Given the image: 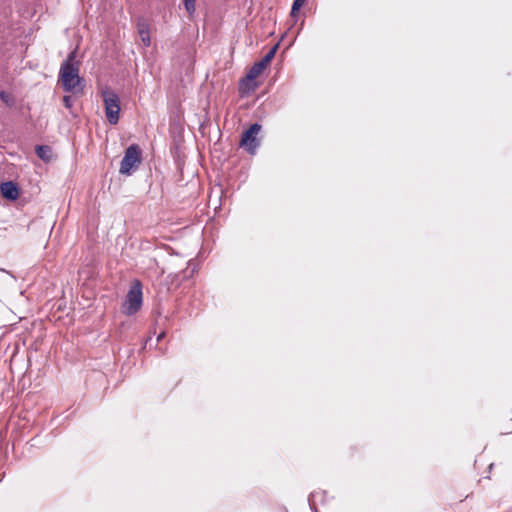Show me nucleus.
Returning <instances> with one entry per match:
<instances>
[{"instance_id": "1a4fd4ad", "label": "nucleus", "mask_w": 512, "mask_h": 512, "mask_svg": "<svg viewBox=\"0 0 512 512\" xmlns=\"http://www.w3.org/2000/svg\"><path fill=\"white\" fill-rule=\"evenodd\" d=\"M263 71L264 68L262 67V64H258L257 62L254 63V65L249 69V71L246 74L248 82L256 80V78L260 76Z\"/></svg>"}, {"instance_id": "39448f33", "label": "nucleus", "mask_w": 512, "mask_h": 512, "mask_svg": "<svg viewBox=\"0 0 512 512\" xmlns=\"http://www.w3.org/2000/svg\"><path fill=\"white\" fill-rule=\"evenodd\" d=\"M260 130L261 125L254 123L242 134L240 146L246 148L247 151L251 154H254L257 147L259 146L257 135Z\"/></svg>"}, {"instance_id": "f03ea898", "label": "nucleus", "mask_w": 512, "mask_h": 512, "mask_svg": "<svg viewBox=\"0 0 512 512\" xmlns=\"http://www.w3.org/2000/svg\"><path fill=\"white\" fill-rule=\"evenodd\" d=\"M142 300V284L139 280H133L123 305L124 313L130 316L138 312L142 306Z\"/></svg>"}, {"instance_id": "0eeeda50", "label": "nucleus", "mask_w": 512, "mask_h": 512, "mask_svg": "<svg viewBox=\"0 0 512 512\" xmlns=\"http://www.w3.org/2000/svg\"><path fill=\"white\" fill-rule=\"evenodd\" d=\"M137 30H138V34L140 36V39H141V42L143 43V45L145 47H149L150 44H151V39H150V28H149V25L147 22L145 21H139L137 23Z\"/></svg>"}, {"instance_id": "f8f14e48", "label": "nucleus", "mask_w": 512, "mask_h": 512, "mask_svg": "<svg viewBox=\"0 0 512 512\" xmlns=\"http://www.w3.org/2000/svg\"><path fill=\"white\" fill-rule=\"evenodd\" d=\"M306 0H294L291 8V16L296 17L300 8L305 4Z\"/></svg>"}, {"instance_id": "7ed1b4c3", "label": "nucleus", "mask_w": 512, "mask_h": 512, "mask_svg": "<svg viewBox=\"0 0 512 512\" xmlns=\"http://www.w3.org/2000/svg\"><path fill=\"white\" fill-rule=\"evenodd\" d=\"M102 98L108 122L112 125L117 124L121 110L119 96L115 92L105 89L102 91Z\"/></svg>"}, {"instance_id": "9d476101", "label": "nucleus", "mask_w": 512, "mask_h": 512, "mask_svg": "<svg viewBox=\"0 0 512 512\" xmlns=\"http://www.w3.org/2000/svg\"><path fill=\"white\" fill-rule=\"evenodd\" d=\"M278 49V44L274 45L269 52L259 61L258 64H262V67L266 69L271 60L274 58L276 51Z\"/></svg>"}, {"instance_id": "9b49d317", "label": "nucleus", "mask_w": 512, "mask_h": 512, "mask_svg": "<svg viewBox=\"0 0 512 512\" xmlns=\"http://www.w3.org/2000/svg\"><path fill=\"white\" fill-rule=\"evenodd\" d=\"M49 152H50V149L47 146H37L36 147V154L42 160H45V161L49 160V156H48Z\"/></svg>"}, {"instance_id": "f257e3e1", "label": "nucleus", "mask_w": 512, "mask_h": 512, "mask_svg": "<svg viewBox=\"0 0 512 512\" xmlns=\"http://www.w3.org/2000/svg\"><path fill=\"white\" fill-rule=\"evenodd\" d=\"M80 63L76 60V49L63 61L59 70V82L66 92L82 93L84 79L79 75Z\"/></svg>"}, {"instance_id": "2eb2a0df", "label": "nucleus", "mask_w": 512, "mask_h": 512, "mask_svg": "<svg viewBox=\"0 0 512 512\" xmlns=\"http://www.w3.org/2000/svg\"><path fill=\"white\" fill-rule=\"evenodd\" d=\"M0 98L7 104L10 102V95L4 91L0 92Z\"/></svg>"}, {"instance_id": "423d86ee", "label": "nucleus", "mask_w": 512, "mask_h": 512, "mask_svg": "<svg viewBox=\"0 0 512 512\" xmlns=\"http://www.w3.org/2000/svg\"><path fill=\"white\" fill-rule=\"evenodd\" d=\"M2 196L10 201H15L19 197L18 185L13 181L3 182L0 186Z\"/></svg>"}, {"instance_id": "4468645a", "label": "nucleus", "mask_w": 512, "mask_h": 512, "mask_svg": "<svg viewBox=\"0 0 512 512\" xmlns=\"http://www.w3.org/2000/svg\"><path fill=\"white\" fill-rule=\"evenodd\" d=\"M63 103L66 108H71L73 105V100L71 96H64L63 97Z\"/></svg>"}, {"instance_id": "dca6fc26", "label": "nucleus", "mask_w": 512, "mask_h": 512, "mask_svg": "<svg viewBox=\"0 0 512 512\" xmlns=\"http://www.w3.org/2000/svg\"><path fill=\"white\" fill-rule=\"evenodd\" d=\"M164 337V333H161L157 337V341H160Z\"/></svg>"}, {"instance_id": "20e7f679", "label": "nucleus", "mask_w": 512, "mask_h": 512, "mask_svg": "<svg viewBox=\"0 0 512 512\" xmlns=\"http://www.w3.org/2000/svg\"><path fill=\"white\" fill-rule=\"evenodd\" d=\"M141 161L140 147L137 144H132L125 151L119 172L123 175H130L132 170L136 169L141 164Z\"/></svg>"}, {"instance_id": "6e6552de", "label": "nucleus", "mask_w": 512, "mask_h": 512, "mask_svg": "<svg viewBox=\"0 0 512 512\" xmlns=\"http://www.w3.org/2000/svg\"><path fill=\"white\" fill-rule=\"evenodd\" d=\"M257 83L256 81H249L247 80V76H245L243 79H241L240 83H239V93L243 96V95H247L253 91H255V89L257 88Z\"/></svg>"}, {"instance_id": "ddd939ff", "label": "nucleus", "mask_w": 512, "mask_h": 512, "mask_svg": "<svg viewBox=\"0 0 512 512\" xmlns=\"http://www.w3.org/2000/svg\"><path fill=\"white\" fill-rule=\"evenodd\" d=\"M196 0H184V6L190 16H192L196 10Z\"/></svg>"}]
</instances>
